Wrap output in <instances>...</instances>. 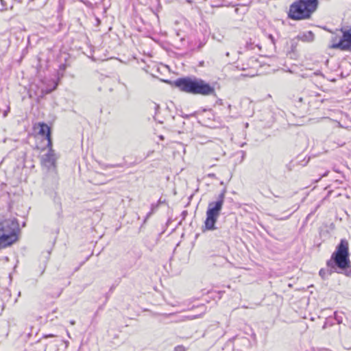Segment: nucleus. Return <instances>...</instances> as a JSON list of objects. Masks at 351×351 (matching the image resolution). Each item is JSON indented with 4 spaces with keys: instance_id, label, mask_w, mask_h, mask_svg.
I'll use <instances>...</instances> for the list:
<instances>
[{
    "instance_id": "28",
    "label": "nucleus",
    "mask_w": 351,
    "mask_h": 351,
    "mask_svg": "<svg viewBox=\"0 0 351 351\" xmlns=\"http://www.w3.org/2000/svg\"><path fill=\"white\" fill-rule=\"evenodd\" d=\"M298 100H299L300 102H302L303 99H302V97H300Z\"/></svg>"
},
{
    "instance_id": "22",
    "label": "nucleus",
    "mask_w": 351,
    "mask_h": 351,
    "mask_svg": "<svg viewBox=\"0 0 351 351\" xmlns=\"http://www.w3.org/2000/svg\"><path fill=\"white\" fill-rule=\"evenodd\" d=\"M154 110L156 111V113L157 112V111L159 110L160 108V106L158 104H154Z\"/></svg>"
},
{
    "instance_id": "10",
    "label": "nucleus",
    "mask_w": 351,
    "mask_h": 351,
    "mask_svg": "<svg viewBox=\"0 0 351 351\" xmlns=\"http://www.w3.org/2000/svg\"><path fill=\"white\" fill-rule=\"evenodd\" d=\"M302 39L304 41H313L314 39V34L311 31H308L302 35Z\"/></svg>"
},
{
    "instance_id": "21",
    "label": "nucleus",
    "mask_w": 351,
    "mask_h": 351,
    "mask_svg": "<svg viewBox=\"0 0 351 351\" xmlns=\"http://www.w3.org/2000/svg\"><path fill=\"white\" fill-rule=\"evenodd\" d=\"M9 111H10V107L8 106L7 110L3 112V117H7L8 113L9 112Z\"/></svg>"
},
{
    "instance_id": "5",
    "label": "nucleus",
    "mask_w": 351,
    "mask_h": 351,
    "mask_svg": "<svg viewBox=\"0 0 351 351\" xmlns=\"http://www.w3.org/2000/svg\"><path fill=\"white\" fill-rule=\"evenodd\" d=\"M226 193V191L223 189L218 195L215 201H212L208 203L206 213V217L204 221V228L206 230H213L217 228L215 224L222 210Z\"/></svg>"
},
{
    "instance_id": "20",
    "label": "nucleus",
    "mask_w": 351,
    "mask_h": 351,
    "mask_svg": "<svg viewBox=\"0 0 351 351\" xmlns=\"http://www.w3.org/2000/svg\"><path fill=\"white\" fill-rule=\"evenodd\" d=\"M154 209V205L152 204V210L147 213V215L146 216V219H147L152 214Z\"/></svg>"
},
{
    "instance_id": "15",
    "label": "nucleus",
    "mask_w": 351,
    "mask_h": 351,
    "mask_svg": "<svg viewBox=\"0 0 351 351\" xmlns=\"http://www.w3.org/2000/svg\"><path fill=\"white\" fill-rule=\"evenodd\" d=\"M174 351H186V348L184 346L179 345L174 348Z\"/></svg>"
},
{
    "instance_id": "16",
    "label": "nucleus",
    "mask_w": 351,
    "mask_h": 351,
    "mask_svg": "<svg viewBox=\"0 0 351 351\" xmlns=\"http://www.w3.org/2000/svg\"><path fill=\"white\" fill-rule=\"evenodd\" d=\"M196 317H197V316H182L180 318V320L185 321L186 319H193Z\"/></svg>"
},
{
    "instance_id": "12",
    "label": "nucleus",
    "mask_w": 351,
    "mask_h": 351,
    "mask_svg": "<svg viewBox=\"0 0 351 351\" xmlns=\"http://www.w3.org/2000/svg\"><path fill=\"white\" fill-rule=\"evenodd\" d=\"M58 86V84L55 83L53 86L51 88H46V89H42V93L43 94H49L53 90H54Z\"/></svg>"
},
{
    "instance_id": "32",
    "label": "nucleus",
    "mask_w": 351,
    "mask_h": 351,
    "mask_svg": "<svg viewBox=\"0 0 351 351\" xmlns=\"http://www.w3.org/2000/svg\"><path fill=\"white\" fill-rule=\"evenodd\" d=\"M226 56H229V52H227V53H226Z\"/></svg>"
},
{
    "instance_id": "3",
    "label": "nucleus",
    "mask_w": 351,
    "mask_h": 351,
    "mask_svg": "<svg viewBox=\"0 0 351 351\" xmlns=\"http://www.w3.org/2000/svg\"><path fill=\"white\" fill-rule=\"evenodd\" d=\"M318 5V0H296L289 5L288 17L295 21L309 19Z\"/></svg>"
},
{
    "instance_id": "29",
    "label": "nucleus",
    "mask_w": 351,
    "mask_h": 351,
    "mask_svg": "<svg viewBox=\"0 0 351 351\" xmlns=\"http://www.w3.org/2000/svg\"><path fill=\"white\" fill-rule=\"evenodd\" d=\"M0 2L2 5H3V3H4V1L3 0H0Z\"/></svg>"
},
{
    "instance_id": "19",
    "label": "nucleus",
    "mask_w": 351,
    "mask_h": 351,
    "mask_svg": "<svg viewBox=\"0 0 351 351\" xmlns=\"http://www.w3.org/2000/svg\"><path fill=\"white\" fill-rule=\"evenodd\" d=\"M291 215V214H290L286 217H275V219L277 220H286V219H289Z\"/></svg>"
},
{
    "instance_id": "27",
    "label": "nucleus",
    "mask_w": 351,
    "mask_h": 351,
    "mask_svg": "<svg viewBox=\"0 0 351 351\" xmlns=\"http://www.w3.org/2000/svg\"><path fill=\"white\" fill-rule=\"evenodd\" d=\"M70 324H71V325H74V324H75V321H74V320H71V321L70 322Z\"/></svg>"
},
{
    "instance_id": "31",
    "label": "nucleus",
    "mask_w": 351,
    "mask_h": 351,
    "mask_svg": "<svg viewBox=\"0 0 351 351\" xmlns=\"http://www.w3.org/2000/svg\"><path fill=\"white\" fill-rule=\"evenodd\" d=\"M44 271H45V268L42 270L41 274H43L44 273Z\"/></svg>"
},
{
    "instance_id": "30",
    "label": "nucleus",
    "mask_w": 351,
    "mask_h": 351,
    "mask_svg": "<svg viewBox=\"0 0 351 351\" xmlns=\"http://www.w3.org/2000/svg\"><path fill=\"white\" fill-rule=\"evenodd\" d=\"M298 208H299V206H298L295 208V209L293 210V212H295V210H297L298 209Z\"/></svg>"
},
{
    "instance_id": "9",
    "label": "nucleus",
    "mask_w": 351,
    "mask_h": 351,
    "mask_svg": "<svg viewBox=\"0 0 351 351\" xmlns=\"http://www.w3.org/2000/svg\"><path fill=\"white\" fill-rule=\"evenodd\" d=\"M338 270L341 271L339 274H343L346 276L351 278V262H350V260L349 259L348 265L347 267H346L345 269H338Z\"/></svg>"
},
{
    "instance_id": "1",
    "label": "nucleus",
    "mask_w": 351,
    "mask_h": 351,
    "mask_svg": "<svg viewBox=\"0 0 351 351\" xmlns=\"http://www.w3.org/2000/svg\"><path fill=\"white\" fill-rule=\"evenodd\" d=\"M349 263V244L347 240L341 239L330 258L327 261V268H322L319 275L323 280L327 279L332 273H340L338 269H345Z\"/></svg>"
},
{
    "instance_id": "6",
    "label": "nucleus",
    "mask_w": 351,
    "mask_h": 351,
    "mask_svg": "<svg viewBox=\"0 0 351 351\" xmlns=\"http://www.w3.org/2000/svg\"><path fill=\"white\" fill-rule=\"evenodd\" d=\"M342 37L339 41L332 43L330 48L339 49L342 51H348L351 52V28L350 29L342 31Z\"/></svg>"
},
{
    "instance_id": "2",
    "label": "nucleus",
    "mask_w": 351,
    "mask_h": 351,
    "mask_svg": "<svg viewBox=\"0 0 351 351\" xmlns=\"http://www.w3.org/2000/svg\"><path fill=\"white\" fill-rule=\"evenodd\" d=\"M173 84L180 90L193 95L204 96L215 95L213 86L204 80L195 77H179L173 82Z\"/></svg>"
},
{
    "instance_id": "25",
    "label": "nucleus",
    "mask_w": 351,
    "mask_h": 351,
    "mask_svg": "<svg viewBox=\"0 0 351 351\" xmlns=\"http://www.w3.org/2000/svg\"><path fill=\"white\" fill-rule=\"evenodd\" d=\"M328 326H329L328 324H326V320L324 324V325H323V326H322V328L323 329H326Z\"/></svg>"
},
{
    "instance_id": "11",
    "label": "nucleus",
    "mask_w": 351,
    "mask_h": 351,
    "mask_svg": "<svg viewBox=\"0 0 351 351\" xmlns=\"http://www.w3.org/2000/svg\"><path fill=\"white\" fill-rule=\"evenodd\" d=\"M334 319L337 322L338 324H341L343 322V317L338 314L337 311L334 313Z\"/></svg>"
},
{
    "instance_id": "4",
    "label": "nucleus",
    "mask_w": 351,
    "mask_h": 351,
    "mask_svg": "<svg viewBox=\"0 0 351 351\" xmlns=\"http://www.w3.org/2000/svg\"><path fill=\"white\" fill-rule=\"evenodd\" d=\"M19 226L16 219L0 220V249L10 246L18 239Z\"/></svg>"
},
{
    "instance_id": "33",
    "label": "nucleus",
    "mask_w": 351,
    "mask_h": 351,
    "mask_svg": "<svg viewBox=\"0 0 351 351\" xmlns=\"http://www.w3.org/2000/svg\"><path fill=\"white\" fill-rule=\"evenodd\" d=\"M315 74L319 75V73L318 72H315Z\"/></svg>"
},
{
    "instance_id": "8",
    "label": "nucleus",
    "mask_w": 351,
    "mask_h": 351,
    "mask_svg": "<svg viewBox=\"0 0 351 351\" xmlns=\"http://www.w3.org/2000/svg\"><path fill=\"white\" fill-rule=\"evenodd\" d=\"M39 127L38 134L45 136L47 141V147H52V139H51V131L50 127L44 122H40L38 123Z\"/></svg>"
},
{
    "instance_id": "14",
    "label": "nucleus",
    "mask_w": 351,
    "mask_h": 351,
    "mask_svg": "<svg viewBox=\"0 0 351 351\" xmlns=\"http://www.w3.org/2000/svg\"><path fill=\"white\" fill-rule=\"evenodd\" d=\"M333 319L334 318L332 317H328L326 319V324H328L329 326H332L334 325V322H333Z\"/></svg>"
},
{
    "instance_id": "24",
    "label": "nucleus",
    "mask_w": 351,
    "mask_h": 351,
    "mask_svg": "<svg viewBox=\"0 0 351 351\" xmlns=\"http://www.w3.org/2000/svg\"><path fill=\"white\" fill-rule=\"evenodd\" d=\"M66 69V64H63L60 66V69L64 70Z\"/></svg>"
},
{
    "instance_id": "7",
    "label": "nucleus",
    "mask_w": 351,
    "mask_h": 351,
    "mask_svg": "<svg viewBox=\"0 0 351 351\" xmlns=\"http://www.w3.org/2000/svg\"><path fill=\"white\" fill-rule=\"evenodd\" d=\"M47 152L42 156L41 165L48 170L54 169L57 160V156L55 150L52 147H47Z\"/></svg>"
},
{
    "instance_id": "18",
    "label": "nucleus",
    "mask_w": 351,
    "mask_h": 351,
    "mask_svg": "<svg viewBox=\"0 0 351 351\" xmlns=\"http://www.w3.org/2000/svg\"><path fill=\"white\" fill-rule=\"evenodd\" d=\"M110 168H116V167H123V163H117V164H109Z\"/></svg>"
},
{
    "instance_id": "13",
    "label": "nucleus",
    "mask_w": 351,
    "mask_h": 351,
    "mask_svg": "<svg viewBox=\"0 0 351 351\" xmlns=\"http://www.w3.org/2000/svg\"><path fill=\"white\" fill-rule=\"evenodd\" d=\"M97 162L102 169L106 170L107 169H110L109 164H106L100 161H98Z\"/></svg>"
},
{
    "instance_id": "17",
    "label": "nucleus",
    "mask_w": 351,
    "mask_h": 351,
    "mask_svg": "<svg viewBox=\"0 0 351 351\" xmlns=\"http://www.w3.org/2000/svg\"><path fill=\"white\" fill-rule=\"evenodd\" d=\"M245 47L247 50L254 49L253 43L251 41L247 42Z\"/></svg>"
},
{
    "instance_id": "26",
    "label": "nucleus",
    "mask_w": 351,
    "mask_h": 351,
    "mask_svg": "<svg viewBox=\"0 0 351 351\" xmlns=\"http://www.w3.org/2000/svg\"><path fill=\"white\" fill-rule=\"evenodd\" d=\"M269 38L271 40L272 43H274V39L273 36H272L271 34H269Z\"/></svg>"
},
{
    "instance_id": "23",
    "label": "nucleus",
    "mask_w": 351,
    "mask_h": 351,
    "mask_svg": "<svg viewBox=\"0 0 351 351\" xmlns=\"http://www.w3.org/2000/svg\"><path fill=\"white\" fill-rule=\"evenodd\" d=\"M55 337V335H53V334L45 335L43 336V337H44V338H49V337Z\"/></svg>"
}]
</instances>
